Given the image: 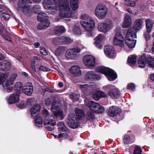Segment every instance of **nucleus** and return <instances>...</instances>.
Returning <instances> with one entry per match:
<instances>
[{
    "label": "nucleus",
    "mask_w": 154,
    "mask_h": 154,
    "mask_svg": "<svg viewBox=\"0 0 154 154\" xmlns=\"http://www.w3.org/2000/svg\"><path fill=\"white\" fill-rule=\"evenodd\" d=\"M100 79V77L95 73L94 72L91 71L87 72V87H93L95 86L94 82H89V80H99Z\"/></svg>",
    "instance_id": "f8f14e48"
},
{
    "label": "nucleus",
    "mask_w": 154,
    "mask_h": 154,
    "mask_svg": "<svg viewBox=\"0 0 154 154\" xmlns=\"http://www.w3.org/2000/svg\"><path fill=\"white\" fill-rule=\"evenodd\" d=\"M50 24L49 21L48 20H45L39 24L37 28L39 30L45 29L49 26Z\"/></svg>",
    "instance_id": "bb28decb"
},
{
    "label": "nucleus",
    "mask_w": 154,
    "mask_h": 154,
    "mask_svg": "<svg viewBox=\"0 0 154 154\" xmlns=\"http://www.w3.org/2000/svg\"><path fill=\"white\" fill-rule=\"evenodd\" d=\"M95 28V23L92 18L87 16V36H93V31Z\"/></svg>",
    "instance_id": "9d476101"
},
{
    "label": "nucleus",
    "mask_w": 154,
    "mask_h": 154,
    "mask_svg": "<svg viewBox=\"0 0 154 154\" xmlns=\"http://www.w3.org/2000/svg\"><path fill=\"white\" fill-rule=\"evenodd\" d=\"M18 90H21V93L23 92L24 94L27 96H31L33 91V87L29 88L26 87L25 88L23 89V87H18Z\"/></svg>",
    "instance_id": "a878e982"
},
{
    "label": "nucleus",
    "mask_w": 154,
    "mask_h": 154,
    "mask_svg": "<svg viewBox=\"0 0 154 154\" xmlns=\"http://www.w3.org/2000/svg\"><path fill=\"white\" fill-rule=\"evenodd\" d=\"M80 51V48H78L69 49L66 52L65 57L67 59L75 60L78 57V53Z\"/></svg>",
    "instance_id": "423d86ee"
},
{
    "label": "nucleus",
    "mask_w": 154,
    "mask_h": 154,
    "mask_svg": "<svg viewBox=\"0 0 154 154\" xmlns=\"http://www.w3.org/2000/svg\"><path fill=\"white\" fill-rule=\"evenodd\" d=\"M41 7L40 6L38 5H36L33 6V11L34 12H36L39 11Z\"/></svg>",
    "instance_id": "bf43d9fd"
},
{
    "label": "nucleus",
    "mask_w": 154,
    "mask_h": 154,
    "mask_svg": "<svg viewBox=\"0 0 154 154\" xmlns=\"http://www.w3.org/2000/svg\"><path fill=\"white\" fill-rule=\"evenodd\" d=\"M39 63L37 62H32L31 63V67L33 70L35 72L38 71L40 69V66L38 65Z\"/></svg>",
    "instance_id": "e433bc0d"
},
{
    "label": "nucleus",
    "mask_w": 154,
    "mask_h": 154,
    "mask_svg": "<svg viewBox=\"0 0 154 154\" xmlns=\"http://www.w3.org/2000/svg\"><path fill=\"white\" fill-rule=\"evenodd\" d=\"M15 93L11 94L7 99V101L9 104L16 103L19 102V96L21 94V90L17 88Z\"/></svg>",
    "instance_id": "9b49d317"
},
{
    "label": "nucleus",
    "mask_w": 154,
    "mask_h": 154,
    "mask_svg": "<svg viewBox=\"0 0 154 154\" xmlns=\"http://www.w3.org/2000/svg\"><path fill=\"white\" fill-rule=\"evenodd\" d=\"M40 52L44 55H46L48 54L47 51L46 49L44 47H42L40 50Z\"/></svg>",
    "instance_id": "5fc2aeb1"
},
{
    "label": "nucleus",
    "mask_w": 154,
    "mask_h": 154,
    "mask_svg": "<svg viewBox=\"0 0 154 154\" xmlns=\"http://www.w3.org/2000/svg\"><path fill=\"white\" fill-rule=\"evenodd\" d=\"M121 112V110L118 107L114 106L111 107L108 112V114L111 117L116 116Z\"/></svg>",
    "instance_id": "aec40b11"
},
{
    "label": "nucleus",
    "mask_w": 154,
    "mask_h": 154,
    "mask_svg": "<svg viewBox=\"0 0 154 154\" xmlns=\"http://www.w3.org/2000/svg\"><path fill=\"white\" fill-rule=\"evenodd\" d=\"M4 88V90L6 91L8 93H10L13 91V90L14 89L16 91L17 88L18 89V87H6V88H5V87H3Z\"/></svg>",
    "instance_id": "8fccbe9b"
},
{
    "label": "nucleus",
    "mask_w": 154,
    "mask_h": 154,
    "mask_svg": "<svg viewBox=\"0 0 154 154\" xmlns=\"http://www.w3.org/2000/svg\"><path fill=\"white\" fill-rule=\"evenodd\" d=\"M32 3L30 0H20L18 2V7H23L25 6H28L29 4Z\"/></svg>",
    "instance_id": "2f4dec72"
},
{
    "label": "nucleus",
    "mask_w": 154,
    "mask_h": 154,
    "mask_svg": "<svg viewBox=\"0 0 154 154\" xmlns=\"http://www.w3.org/2000/svg\"><path fill=\"white\" fill-rule=\"evenodd\" d=\"M81 20L80 21V23L82 26L86 30L87 29V23L86 19L87 16L86 14H84L82 15L81 17Z\"/></svg>",
    "instance_id": "72a5a7b5"
},
{
    "label": "nucleus",
    "mask_w": 154,
    "mask_h": 154,
    "mask_svg": "<svg viewBox=\"0 0 154 154\" xmlns=\"http://www.w3.org/2000/svg\"><path fill=\"white\" fill-rule=\"evenodd\" d=\"M76 95V94H70L69 95L70 98L73 100H76V98H75V97Z\"/></svg>",
    "instance_id": "338daca9"
},
{
    "label": "nucleus",
    "mask_w": 154,
    "mask_h": 154,
    "mask_svg": "<svg viewBox=\"0 0 154 154\" xmlns=\"http://www.w3.org/2000/svg\"><path fill=\"white\" fill-rule=\"evenodd\" d=\"M107 8L102 4H99L96 7L95 10V15L99 19H103L107 13Z\"/></svg>",
    "instance_id": "39448f33"
},
{
    "label": "nucleus",
    "mask_w": 154,
    "mask_h": 154,
    "mask_svg": "<svg viewBox=\"0 0 154 154\" xmlns=\"http://www.w3.org/2000/svg\"><path fill=\"white\" fill-rule=\"evenodd\" d=\"M40 70L43 71H48L50 70V69L48 67H45L42 66H40Z\"/></svg>",
    "instance_id": "052dcab7"
},
{
    "label": "nucleus",
    "mask_w": 154,
    "mask_h": 154,
    "mask_svg": "<svg viewBox=\"0 0 154 154\" xmlns=\"http://www.w3.org/2000/svg\"><path fill=\"white\" fill-rule=\"evenodd\" d=\"M41 106L39 104H36L30 109L31 117L34 119L40 111Z\"/></svg>",
    "instance_id": "a211bd4d"
},
{
    "label": "nucleus",
    "mask_w": 154,
    "mask_h": 154,
    "mask_svg": "<svg viewBox=\"0 0 154 154\" xmlns=\"http://www.w3.org/2000/svg\"><path fill=\"white\" fill-rule=\"evenodd\" d=\"M17 76V75L16 74H12L9 78V79L13 81V82H14V81Z\"/></svg>",
    "instance_id": "e2e57ef3"
},
{
    "label": "nucleus",
    "mask_w": 154,
    "mask_h": 154,
    "mask_svg": "<svg viewBox=\"0 0 154 154\" xmlns=\"http://www.w3.org/2000/svg\"><path fill=\"white\" fill-rule=\"evenodd\" d=\"M75 118L79 120H83L85 117V114L84 111L78 108H76L75 110Z\"/></svg>",
    "instance_id": "6ab92c4d"
},
{
    "label": "nucleus",
    "mask_w": 154,
    "mask_h": 154,
    "mask_svg": "<svg viewBox=\"0 0 154 154\" xmlns=\"http://www.w3.org/2000/svg\"><path fill=\"white\" fill-rule=\"evenodd\" d=\"M61 42L64 43L65 44H68L72 42L73 41L70 38L64 36H61Z\"/></svg>",
    "instance_id": "58836bf2"
},
{
    "label": "nucleus",
    "mask_w": 154,
    "mask_h": 154,
    "mask_svg": "<svg viewBox=\"0 0 154 154\" xmlns=\"http://www.w3.org/2000/svg\"><path fill=\"white\" fill-rule=\"evenodd\" d=\"M145 22L147 31L148 32H150L152 27L153 23L149 19H146Z\"/></svg>",
    "instance_id": "473e14b6"
},
{
    "label": "nucleus",
    "mask_w": 154,
    "mask_h": 154,
    "mask_svg": "<svg viewBox=\"0 0 154 154\" xmlns=\"http://www.w3.org/2000/svg\"><path fill=\"white\" fill-rule=\"evenodd\" d=\"M54 32L56 34L64 33L65 31L64 27L62 26H57L54 30Z\"/></svg>",
    "instance_id": "c85d7f7f"
},
{
    "label": "nucleus",
    "mask_w": 154,
    "mask_h": 154,
    "mask_svg": "<svg viewBox=\"0 0 154 154\" xmlns=\"http://www.w3.org/2000/svg\"><path fill=\"white\" fill-rule=\"evenodd\" d=\"M95 58L92 55H87V67L92 68L95 65Z\"/></svg>",
    "instance_id": "5701e85b"
},
{
    "label": "nucleus",
    "mask_w": 154,
    "mask_h": 154,
    "mask_svg": "<svg viewBox=\"0 0 154 154\" xmlns=\"http://www.w3.org/2000/svg\"><path fill=\"white\" fill-rule=\"evenodd\" d=\"M35 123L38 125H41L42 124L43 120L41 117H37L35 119Z\"/></svg>",
    "instance_id": "603ef678"
},
{
    "label": "nucleus",
    "mask_w": 154,
    "mask_h": 154,
    "mask_svg": "<svg viewBox=\"0 0 154 154\" xmlns=\"http://www.w3.org/2000/svg\"><path fill=\"white\" fill-rule=\"evenodd\" d=\"M61 36L57 37L53 39L52 40V43L54 45L57 46L59 44L61 43Z\"/></svg>",
    "instance_id": "a19ab883"
},
{
    "label": "nucleus",
    "mask_w": 154,
    "mask_h": 154,
    "mask_svg": "<svg viewBox=\"0 0 154 154\" xmlns=\"http://www.w3.org/2000/svg\"><path fill=\"white\" fill-rule=\"evenodd\" d=\"M13 84L14 82H13V81L9 79L6 82L5 86L6 87H8L9 86L13 85Z\"/></svg>",
    "instance_id": "4d7b16f0"
},
{
    "label": "nucleus",
    "mask_w": 154,
    "mask_h": 154,
    "mask_svg": "<svg viewBox=\"0 0 154 154\" xmlns=\"http://www.w3.org/2000/svg\"><path fill=\"white\" fill-rule=\"evenodd\" d=\"M148 65L150 67L154 68V58L151 57H149L147 58Z\"/></svg>",
    "instance_id": "ea45409f"
},
{
    "label": "nucleus",
    "mask_w": 154,
    "mask_h": 154,
    "mask_svg": "<svg viewBox=\"0 0 154 154\" xmlns=\"http://www.w3.org/2000/svg\"><path fill=\"white\" fill-rule=\"evenodd\" d=\"M42 114L45 117V118H47L49 116V113L48 111L46 109H45L43 110Z\"/></svg>",
    "instance_id": "13d9d810"
},
{
    "label": "nucleus",
    "mask_w": 154,
    "mask_h": 154,
    "mask_svg": "<svg viewBox=\"0 0 154 154\" xmlns=\"http://www.w3.org/2000/svg\"><path fill=\"white\" fill-rule=\"evenodd\" d=\"M79 120L75 118L74 113L69 114L68 117L67 122L69 126L72 128H76L79 126Z\"/></svg>",
    "instance_id": "6e6552de"
},
{
    "label": "nucleus",
    "mask_w": 154,
    "mask_h": 154,
    "mask_svg": "<svg viewBox=\"0 0 154 154\" xmlns=\"http://www.w3.org/2000/svg\"><path fill=\"white\" fill-rule=\"evenodd\" d=\"M21 9L22 12L25 14H27L29 12V8L28 6H25L23 7H19Z\"/></svg>",
    "instance_id": "49530a36"
},
{
    "label": "nucleus",
    "mask_w": 154,
    "mask_h": 154,
    "mask_svg": "<svg viewBox=\"0 0 154 154\" xmlns=\"http://www.w3.org/2000/svg\"><path fill=\"white\" fill-rule=\"evenodd\" d=\"M46 1V3H44L45 8L48 10V12L51 14L55 15L57 13L58 11L57 4L54 5L52 3V1L51 0Z\"/></svg>",
    "instance_id": "0eeeda50"
},
{
    "label": "nucleus",
    "mask_w": 154,
    "mask_h": 154,
    "mask_svg": "<svg viewBox=\"0 0 154 154\" xmlns=\"http://www.w3.org/2000/svg\"><path fill=\"white\" fill-rule=\"evenodd\" d=\"M73 32L75 34L77 35H79L81 33L80 29L77 26H75L74 28L73 29Z\"/></svg>",
    "instance_id": "864d4df0"
},
{
    "label": "nucleus",
    "mask_w": 154,
    "mask_h": 154,
    "mask_svg": "<svg viewBox=\"0 0 154 154\" xmlns=\"http://www.w3.org/2000/svg\"><path fill=\"white\" fill-rule=\"evenodd\" d=\"M58 101H54L53 102L51 107V110L53 112L54 116L56 118L60 117L61 119L64 118L63 111L58 110L59 106L58 105Z\"/></svg>",
    "instance_id": "1a4fd4ad"
},
{
    "label": "nucleus",
    "mask_w": 154,
    "mask_h": 154,
    "mask_svg": "<svg viewBox=\"0 0 154 154\" xmlns=\"http://www.w3.org/2000/svg\"><path fill=\"white\" fill-rule=\"evenodd\" d=\"M88 106L90 108V111L87 112V121H89L90 122L95 118L94 113H102L104 110L102 106L93 101L88 102L87 104Z\"/></svg>",
    "instance_id": "f03ea898"
},
{
    "label": "nucleus",
    "mask_w": 154,
    "mask_h": 154,
    "mask_svg": "<svg viewBox=\"0 0 154 154\" xmlns=\"http://www.w3.org/2000/svg\"><path fill=\"white\" fill-rule=\"evenodd\" d=\"M34 60L32 62H37L38 63H39L38 62V61H41L42 60L41 58H40V57H37V56H34L33 57Z\"/></svg>",
    "instance_id": "680f3d73"
},
{
    "label": "nucleus",
    "mask_w": 154,
    "mask_h": 154,
    "mask_svg": "<svg viewBox=\"0 0 154 154\" xmlns=\"http://www.w3.org/2000/svg\"><path fill=\"white\" fill-rule=\"evenodd\" d=\"M147 58L146 57L145 55H143L139 57L138 64L140 68H144L147 64Z\"/></svg>",
    "instance_id": "393cba45"
},
{
    "label": "nucleus",
    "mask_w": 154,
    "mask_h": 154,
    "mask_svg": "<svg viewBox=\"0 0 154 154\" xmlns=\"http://www.w3.org/2000/svg\"><path fill=\"white\" fill-rule=\"evenodd\" d=\"M124 38L120 32L116 33L114 38V44L115 45L123 46L124 44Z\"/></svg>",
    "instance_id": "4468645a"
},
{
    "label": "nucleus",
    "mask_w": 154,
    "mask_h": 154,
    "mask_svg": "<svg viewBox=\"0 0 154 154\" xmlns=\"http://www.w3.org/2000/svg\"><path fill=\"white\" fill-rule=\"evenodd\" d=\"M66 50V48L65 46H60L56 50V52L58 54L60 55Z\"/></svg>",
    "instance_id": "79ce46f5"
},
{
    "label": "nucleus",
    "mask_w": 154,
    "mask_h": 154,
    "mask_svg": "<svg viewBox=\"0 0 154 154\" xmlns=\"http://www.w3.org/2000/svg\"><path fill=\"white\" fill-rule=\"evenodd\" d=\"M125 3L126 5L130 7H134L136 5L134 2L130 0H125Z\"/></svg>",
    "instance_id": "a18cd8bd"
},
{
    "label": "nucleus",
    "mask_w": 154,
    "mask_h": 154,
    "mask_svg": "<svg viewBox=\"0 0 154 154\" xmlns=\"http://www.w3.org/2000/svg\"><path fill=\"white\" fill-rule=\"evenodd\" d=\"M104 36L101 34H99L95 38V44L100 43V42L103 39Z\"/></svg>",
    "instance_id": "37998d69"
},
{
    "label": "nucleus",
    "mask_w": 154,
    "mask_h": 154,
    "mask_svg": "<svg viewBox=\"0 0 154 154\" xmlns=\"http://www.w3.org/2000/svg\"><path fill=\"white\" fill-rule=\"evenodd\" d=\"M143 24V20L140 18L138 19L134 22L133 27L129 29H132L131 32L133 33L135 32V34H136L137 32L142 28Z\"/></svg>",
    "instance_id": "2eb2a0df"
},
{
    "label": "nucleus",
    "mask_w": 154,
    "mask_h": 154,
    "mask_svg": "<svg viewBox=\"0 0 154 154\" xmlns=\"http://www.w3.org/2000/svg\"><path fill=\"white\" fill-rule=\"evenodd\" d=\"M104 52L106 55L109 58L116 57V54L112 47L110 45L106 46L104 48Z\"/></svg>",
    "instance_id": "f3484780"
},
{
    "label": "nucleus",
    "mask_w": 154,
    "mask_h": 154,
    "mask_svg": "<svg viewBox=\"0 0 154 154\" xmlns=\"http://www.w3.org/2000/svg\"><path fill=\"white\" fill-rule=\"evenodd\" d=\"M98 29L100 32L104 33L107 32L105 23L103 22L99 23L98 26Z\"/></svg>",
    "instance_id": "7c9ffc66"
},
{
    "label": "nucleus",
    "mask_w": 154,
    "mask_h": 154,
    "mask_svg": "<svg viewBox=\"0 0 154 154\" xmlns=\"http://www.w3.org/2000/svg\"><path fill=\"white\" fill-rule=\"evenodd\" d=\"M96 71L103 74L106 76L110 81L115 80L117 77L116 73L112 69L103 66H100L96 68Z\"/></svg>",
    "instance_id": "7ed1b4c3"
},
{
    "label": "nucleus",
    "mask_w": 154,
    "mask_h": 154,
    "mask_svg": "<svg viewBox=\"0 0 154 154\" xmlns=\"http://www.w3.org/2000/svg\"><path fill=\"white\" fill-rule=\"evenodd\" d=\"M52 3L54 5L58 4L60 16L61 18L70 17L72 16L68 0H52Z\"/></svg>",
    "instance_id": "f257e3e1"
},
{
    "label": "nucleus",
    "mask_w": 154,
    "mask_h": 154,
    "mask_svg": "<svg viewBox=\"0 0 154 154\" xmlns=\"http://www.w3.org/2000/svg\"><path fill=\"white\" fill-rule=\"evenodd\" d=\"M132 23V20L131 17L128 15H126L122 23V27L124 28H128L131 26Z\"/></svg>",
    "instance_id": "412c9836"
},
{
    "label": "nucleus",
    "mask_w": 154,
    "mask_h": 154,
    "mask_svg": "<svg viewBox=\"0 0 154 154\" xmlns=\"http://www.w3.org/2000/svg\"><path fill=\"white\" fill-rule=\"evenodd\" d=\"M17 107L20 109H23L26 107V106L24 104L19 103L17 105Z\"/></svg>",
    "instance_id": "0e129e2a"
},
{
    "label": "nucleus",
    "mask_w": 154,
    "mask_h": 154,
    "mask_svg": "<svg viewBox=\"0 0 154 154\" xmlns=\"http://www.w3.org/2000/svg\"><path fill=\"white\" fill-rule=\"evenodd\" d=\"M3 64L2 66H4L5 67V68L7 70H8L11 66L10 63L8 61H4L3 63H2Z\"/></svg>",
    "instance_id": "3c124183"
},
{
    "label": "nucleus",
    "mask_w": 154,
    "mask_h": 154,
    "mask_svg": "<svg viewBox=\"0 0 154 154\" xmlns=\"http://www.w3.org/2000/svg\"><path fill=\"white\" fill-rule=\"evenodd\" d=\"M107 96L103 92L101 91H96L94 93L93 97L95 100L98 101L100 98L106 97Z\"/></svg>",
    "instance_id": "b1692460"
},
{
    "label": "nucleus",
    "mask_w": 154,
    "mask_h": 154,
    "mask_svg": "<svg viewBox=\"0 0 154 154\" xmlns=\"http://www.w3.org/2000/svg\"><path fill=\"white\" fill-rule=\"evenodd\" d=\"M58 126V131L60 132H66L68 131V128L65 126L63 122H59L57 124Z\"/></svg>",
    "instance_id": "cd10ccee"
},
{
    "label": "nucleus",
    "mask_w": 154,
    "mask_h": 154,
    "mask_svg": "<svg viewBox=\"0 0 154 154\" xmlns=\"http://www.w3.org/2000/svg\"><path fill=\"white\" fill-rule=\"evenodd\" d=\"M132 29H129L127 31L126 36L125 39V44L129 48H134L135 46L136 40H134V38H137L136 34L135 32L134 33L131 32Z\"/></svg>",
    "instance_id": "20e7f679"
},
{
    "label": "nucleus",
    "mask_w": 154,
    "mask_h": 154,
    "mask_svg": "<svg viewBox=\"0 0 154 154\" xmlns=\"http://www.w3.org/2000/svg\"><path fill=\"white\" fill-rule=\"evenodd\" d=\"M71 76L73 77H77L82 75V72L80 67L77 65H74L71 67L69 69Z\"/></svg>",
    "instance_id": "ddd939ff"
},
{
    "label": "nucleus",
    "mask_w": 154,
    "mask_h": 154,
    "mask_svg": "<svg viewBox=\"0 0 154 154\" xmlns=\"http://www.w3.org/2000/svg\"><path fill=\"white\" fill-rule=\"evenodd\" d=\"M47 16V14L45 13L41 12L38 14L37 19L39 21H43L44 19L46 20L45 18Z\"/></svg>",
    "instance_id": "4c0bfd02"
},
{
    "label": "nucleus",
    "mask_w": 154,
    "mask_h": 154,
    "mask_svg": "<svg viewBox=\"0 0 154 154\" xmlns=\"http://www.w3.org/2000/svg\"><path fill=\"white\" fill-rule=\"evenodd\" d=\"M56 101L55 100H54L52 98H48L46 99L45 101V104L47 106H48L51 104V105L53 104L54 101Z\"/></svg>",
    "instance_id": "de8ad7c7"
},
{
    "label": "nucleus",
    "mask_w": 154,
    "mask_h": 154,
    "mask_svg": "<svg viewBox=\"0 0 154 154\" xmlns=\"http://www.w3.org/2000/svg\"><path fill=\"white\" fill-rule=\"evenodd\" d=\"M2 16L4 19L6 20H8L10 17V15L6 13H3L2 14Z\"/></svg>",
    "instance_id": "6e6d98bb"
},
{
    "label": "nucleus",
    "mask_w": 154,
    "mask_h": 154,
    "mask_svg": "<svg viewBox=\"0 0 154 154\" xmlns=\"http://www.w3.org/2000/svg\"><path fill=\"white\" fill-rule=\"evenodd\" d=\"M71 7L73 10H75L78 8V2H70Z\"/></svg>",
    "instance_id": "09e8293b"
},
{
    "label": "nucleus",
    "mask_w": 154,
    "mask_h": 154,
    "mask_svg": "<svg viewBox=\"0 0 154 154\" xmlns=\"http://www.w3.org/2000/svg\"><path fill=\"white\" fill-rule=\"evenodd\" d=\"M142 150L140 147L136 146L134 148L133 154H141Z\"/></svg>",
    "instance_id": "c03bdc74"
},
{
    "label": "nucleus",
    "mask_w": 154,
    "mask_h": 154,
    "mask_svg": "<svg viewBox=\"0 0 154 154\" xmlns=\"http://www.w3.org/2000/svg\"><path fill=\"white\" fill-rule=\"evenodd\" d=\"M128 62L129 65L133 66L135 64L136 62V57L135 55L130 56L128 58Z\"/></svg>",
    "instance_id": "c756f323"
},
{
    "label": "nucleus",
    "mask_w": 154,
    "mask_h": 154,
    "mask_svg": "<svg viewBox=\"0 0 154 154\" xmlns=\"http://www.w3.org/2000/svg\"><path fill=\"white\" fill-rule=\"evenodd\" d=\"M107 32L111 29L113 26L112 22L110 20H107L105 23Z\"/></svg>",
    "instance_id": "f704fd0d"
},
{
    "label": "nucleus",
    "mask_w": 154,
    "mask_h": 154,
    "mask_svg": "<svg viewBox=\"0 0 154 154\" xmlns=\"http://www.w3.org/2000/svg\"><path fill=\"white\" fill-rule=\"evenodd\" d=\"M132 140L130 137L129 135L128 134L125 135L124 137L123 142L125 144H130L134 142Z\"/></svg>",
    "instance_id": "c9c22d12"
},
{
    "label": "nucleus",
    "mask_w": 154,
    "mask_h": 154,
    "mask_svg": "<svg viewBox=\"0 0 154 154\" xmlns=\"http://www.w3.org/2000/svg\"><path fill=\"white\" fill-rule=\"evenodd\" d=\"M4 59V56L2 54H0V66H2L3 65L2 63L3 62Z\"/></svg>",
    "instance_id": "69168bd1"
},
{
    "label": "nucleus",
    "mask_w": 154,
    "mask_h": 154,
    "mask_svg": "<svg viewBox=\"0 0 154 154\" xmlns=\"http://www.w3.org/2000/svg\"><path fill=\"white\" fill-rule=\"evenodd\" d=\"M51 120L45 119H44V123L45 128L48 131H52L54 129V126L56 125L55 121L53 117Z\"/></svg>",
    "instance_id": "dca6fc26"
},
{
    "label": "nucleus",
    "mask_w": 154,
    "mask_h": 154,
    "mask_svg": "<svg viewBox=\"0 0 154 154\" xmlns=\"http://www.w3.org/2000/svg\"><path fill=\"white\" fill-rule=\"evenodd\" d=\"M148 32L147 33L144 34L145 38L146 41L149 40L150 38V36L149 33V32Z\"/></svg>",
    "instance_id": "774afa93"
},
{
    "label": "nucleus",
    "mask_w": 154,
    "mask_h": 154,
    "mask_svg": "<svg viewBox=\"0 0 154 154\" xmlns=\"http://www.w3.org/2000/svg\"><path fill=\"white\" fill-rule=\"evenodd\" d=\"M108 93L109 96L112 98H116L120 95V92L117 88L111 89Z\"/></svg>",
    "instance_id": "4be33fe9"
}]
</instances>
